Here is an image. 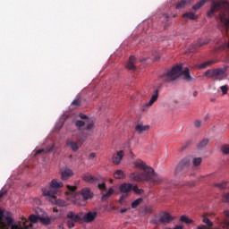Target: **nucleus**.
Here are the masks:
<instances>
[{"instance_id":"1","label":"nucleus","mask_w":229,"mask_h":229,"mask_svg":"<svg viewBox=\"0 0 229 229\" xmlns=\"http://www.w3.org/2000/svg\"><path fill=\"white\" fill-rule=\"evenodd\" d=\"M135 167L142 170L141 173H131L129 175L131 182H150L156 185L162 184L164 178L157 174L154 168L148 165L146 162L141 159H138L134 163Z\"/></svg>"},{"instance_id":"2","label":"nucleus","mask_w":229,"mask_h":229,"mask_svg":"<svg viewBox=\"0 0 229 229\" xmlns=\"http://www.w3.org/2000/svg\"><path fill=\"white\" fill-rule=\"evenodd\" d=\"M64 187V183L62 182H58L56 179H53L50 182V186H47L43 188V195L47 197L52 203H56L60 206H64V202H61V200H56L55 195L58 193V190Z\"/></svg>"},{"instance_id":"3","label":"nucleus","mask_w":229,"mask_h":229,"mask_svg":"<svg viewBox=\"0 0 229 229\" xmlns=\"http://www.w3.org/2000/svg\"><path fill=\"white\" fill-rule=\"evenodd\" d=\"M182 71V64H177V65L174 66L170 71H168L167 72H165L162 75L163 81L172 82V81H176L179 78Z\"/></svg>"},{"instance_id":"4","label":"nucleus","mask_w":229,"mask_h":229,"mask_svg":"<svg viewBox=\"0 0 229 229\" xmlns=\"http://www.w3.org/2000/svg\"><path fill=\"white\" fill-rule=\"evenodd\" d=\"M191 160L190 157L182 158L175 168V175L184 177L187 175L191 166Z\"/></svg>"},{"instance_id":"5","label":"nucleus","mask_w":229,"mask_h":229,"mask_svg":"<svg viewBox=\"0 0 229 229\" xmlns=\"http://www.w3.org/2000/svg\"><path fill=\"white\" fill-rule=\"evenodd\" d=\"M6 220L10 229H33V226L25 218L22 219V222H19L15 225H13V220L12 218H7Z\"/></svg>"},{"instance_id":"6","label":"nucleus","mask_w":229,"mask_h":229,"mask_svg":"<svg viewBox=\"0 0 229 229\" xmlns=\"http://www.w3.org/2000/svg\"><path fill=\"white\" fill-rule=\"evenodd\" d=\"M229 4L226 1H216L213 2L210 6V10L208 12V17L214 16V13L218 12L220 9L228 7Z\"/></svg>"},{"instance_id":"7","label":"nucleus","mask_w":229,"mask_h":229,"mask_svg":"<svg viewBox=\"0 0 229 229\" xmlns=\"http://www.w3.org/2000/svg\"><path fill=\"white\" fill-rule=\"evenodd\" d=\"M132 183L128 182H123L119 186V191L121 193H123L122 197L120 198V202L123 201V199L128 197V192H131L132 191Z\"/></svg>"},{"instance_id":"8","label":"nucleus","mask_w":229,"mask_h":229,"mask_svg":"<svg viewBox=\"0 0 229 229\" xmlns=\"http://www.w3.org/2000/svg\"><path fill=\"white\" fill-rule=\"evenodd\" d=\"M181 76L182 77L183 81L187 82L196 83V79L192 78L189 68H185L183 71H182Z\"/></svg>"},{"instance_id":"9","label":"nucleus","mask_w":229,"mask_h":229,"mask_svg":"<svg viewBox=\"0 0 229 229\" xmlns=\"http://www.w3.org/2000/svg\"><path fill=\"white\" fill-rule=\"evenodd\" d=\"M160 218L159 221L162 224H170L171 222H173L174 220H175L174 217H173L170 213H166V211H165L164 213H160Z\"/></svg>"},{"instance_id":"10","label":"nucleus","mask_w":229,"mask_h":229,"mask_svg":"<svg viewBox=\"0 0 229 229\" xmlns=\"http://www.w3.org/2000/svg\"><path fill=\"white\" fill-rule=\"evenodd\" d=\"M7 218L11 217H5L4 211H3V209H0V229H11L8 225Z\"/></svg>"},{"instance_id":"11","label":"nucleus","mask_w":229,"mask_h":229,"mask_svg":"<svg viewBox=\"0 0 229 229\" xmlns=\"http://www.w3.org/2000/svg\"><path fill=\"white\" fill-rule=\"evenodd\" d=\"M80 193H81V196H82V199H84V201L91 199L94 196V193L91 192L89 188H82Z\"/></svg>"},{"instance_id":"12","label":"nucleus","mask_w":229,"mask_h":229,"mask_svg":"<svg viewBox=\"0 0 229 229\" xmlns=\"http://www.w3.org/2000/svg\"><path fill=\"white\" fill-rule=\"evenodd\" d=\"M124 157V151L123 150H119L115 154L113 155L112 161L114 165H120L122 162L123 158Z\"/></svg>"},{"instance_id":"13","label":"nucleus","mask_w":229,"mask_h":229,"mask_svg":"<svg viewBox=\"0 0 229 229\" xmlns=\"http://www.w3.org/2000/svg\"><path fill=\"white\" fill-rule=\"evenodd\" d=\"M98 216V213L97 211H94L93 213H91V211H89V213H86V215H84L82 220H84L85 223H91L93 222Z\"/></svg>"},{"instance_id":"14","label":"nucleus","mask_w":229,"mask_h":229,"mask_svg":"<svg viewBox=\"0 0 229 229\" xmlns=\"http://www.w3.org/2000/svg\"><path fill=\"white\" fill-rule=\"evenodd\" d=\"M136 62H137L136 57L134 55H131L129 58V62L126 64L127 70L135 72L136 71V66H135Z\"/></svg>"},{"instance_id":"15","label":"nucleus","mask_w":229,"mask_h":229,"mask_svg":"<svg viewBox=\"0 0 229 229\" xmlns=\"http://www.w3.org/2000/svg\"><path fill=\"white\" fill-rule=\"evenodd\" d=\"M159 98V90L158 89H155L153 95L151 96L149 101L148 103H146V106L147 107H150L152 106L158 99Z\"/></svg>"},{"instance_id":"16","label":"nucleus","mask_w":229,"mask_h":229,"mask_svg":"<svg viewBox=\"0 0 229 229\" xmlns=\"http://www.w3.org/2000/svg\"><path fill=\"white\" fill-rule=\"evenodd\" d=\"M66 146L72 148V151L77 152L80 148V144L78 141H74L73 140L70 139L66 140Z\"/></svg>"},{"instance_id":"17","label":"nucleus","mask_w":229,"mask_h":229,"mask_svg":"<svg viewBox=\"0 0 229 229\" xmlns=\"http://www.w3.org/2000/svg\"><path fill=\"white\" fill-rule=\"evenodd\" d=\"M74 174V173L72 172V169L70 168H66L64 169V171H63V173H61V179L63 181H67L69 178H71L72 175Z\"/></svg>"},{"instance_id":"18","label":"nucleus","mask_w":229,"mask_h":229,"mask_svg":"<svg viewBox=\"0 0 229 229\" xmlns=\"http://www.w3.org/2000/svg\"><path fill=\"white\" fill-rule=\"evenodd\" d=\"M150 126L149 125H143L141 123H138L135 126V131L138 134H142L144 131H149Z\"/></svg>"},{"instance_id":"19","label":"nucleus","mask_w":229,"mask_h":229,"mask_svg":"<svg viewBox=\"0 0 229 229\" xmlns=\"http://www.w3.org/2000/svg\"><path fill=\"white\" fill-rule=\"evenodd\" d=\"M113 176L116 180H123L126 178V174L122 169H117L114 172Z\"/></svg>"},{"instance_id":"20","label":"nucleus","mask_w":229,"mask_h":229,"mask_svg":"<svg viewBox=\"0 0 229 229\" xmlns=\"http://www.w3.org/2000/svg\"><path fill=\"white\" fill-rule=\"evenodd\" d=\"M54 149V145L53 144H50L48 145L46 148H40V149H38L35 153V156L37 155H40L42 153H49L51 151H53Z\"/></svg>"},{"instance_id":"21","label":"nucleus","mask_w":229,"mask_h":229,"mask_svg":"<svg viewBox=\"0 0 229 229\" xmlns=\"http://www.w3.org/2000/svg\"><path fill=\"white\" fill-rule=\"evenodd\" d=\"M82 180L86 182L93 183L97 181V178L89 174H84L82 175Z\"/></svg>"},{"instance_id":"22","label":"nucleus","mask_w":229,"mask_h":229,"mask_svg":"<svg viewBox=\"0 0 229 229\" xmlns=\"http://www.w3.org/2000/svg\"><path fill=\"white\" fill-rule=\"evenodd\" d=\"M114 194L113 188H109L106 193H104L101 197V201H106Z\"/></svg>"},{"instance_id":"23","label":"nucleus","mask_w":229,"mask_h":229,"mask_svg":"<svg viewBox=\"0 0 229 229\" xmlns=\"http://www.w3.org/2000/svg\"><path fill=\"white\" fill-rule=\"evenodd\" d=\"M66 218L70 219L71 221H73L75 223H78V219L80 218L77 216L73 211H68V214L66 215Z\"/></svg>"},{"instance_id":"24","label":"nucleus","mask_w":229,"mask_h":229,"mask_svg":"<svg viewBox=\"0 0 229 229\" xmlns=\"http://www.w3.org/2000/svg\"><path fill=\"white\" fill-rule=\"evenodd\" d=\"M188 4H191L190 1H186V0H182L180 2H178L175 5L176 9H182V8H185Z\"/></svg>"},{"instance_id":"25","label":"nucleus","mask_w":229,"mask_h":229,"mask_svg":"<svg viewBox=\"0 0 229 229\" xmlns=\"http://www.w3.org/2000/svg\"><path fill=\"white\" fill-rule=\"evenodd\" d=\"M207 43L199 42L189 48L190 53H196L198 47H202Z\"/></svg>"},{"instance_id":"26","label":"nucleus","mask_w":229,"mask_h":229,"mask_svg":"<svg viewBox=\"0 0 229 229\" xmlns=\"http://www.w3.org/2000/svg\"><path fill=\"white\" fill-rule=\"evenodd\" d=\"M215 187L218 189H228L229 188V182H216L215 183Z\"/></svg>"},{"instance_id":"27","label":"nucleus","mask_w":229,"mask_h":229,"mask_svg":"<svg viewBox=\"0 0 229 229\" xmlns=\"http://www.w3.org/2000/svg\"><path fill=\"white\" fill-rule=\"evenodd\" d=\"M213 64H216V62H214V61H212V60H211V61H207V62H205V63L199 64V70H202V69L208 68V67H210V65H212Z\"/></svg>"},{"instance_id":"28","label":"nucleus","mask_w":229,"mask_h":229,"mask_svg":"<svg viewBox=\"0 0 229 229\" xmlns=\"http://www.w3.org/2000/svg\"><path fill=\"white\" fill-rule=\"evenodd\" d=\"M208 144H209V140H208V139H205V140H201V141L198 144V148H199V149H203V148H205Z\"/></svg>"},{"instance_id":"29","label":"nucleus","mask_w":229,"mask_h":229,"mask_svg":"<svg viewBox=\"0 0 229 229\" xmlns=\"http://www.w3.org/2000/svg\"><path fill=\"white\" fill-rule=\"evenodd\" d=\"M224 74H225V71L221 68L213 70V76L214 77L223 76Z\"/></svg>"},{"instance_id":"30","label":"nucleus","mask_w":229,"mask_h":229,"mask_svg":"<svg viewBox=\"0 0 229 229\" xmlns=\"http://www.w3.org/2000/svg\"><path fill=\"white\" fill-rule=\"evenodd\" d=\"M209 0H201L199 3H197L194 6H192V9L193 10H199Z\"/></svg>"},{"instance_id":"31","label":"nucleus","mask_w":229,"mask_h":229,"mask_svg":"<svg viewBox=\"0 0 229 229\" xmlns=\"http://www.w3.org/2000/svg\"><path fill=\"white\" fill-rule=\"evenodd\" d=\"M183 18H189L191 20H197L198 15H196L194 13H187L182 15Z\"/></svg>"},{"instance_id":"32","label":"nucleus","mask_w":229,"mask_h":229,"mask_svg":"<svg viewBox=\"0 0 229 229\" xmlns=\"http://www.w3.org/2000/svg\"><path fill=\"white\" fill-rule=\"evenodd\" d=\"M143 201V199H136L131 202V208H137Z\"/></svg>"},{"instance_id":"33","label":"nucleus","mask_w":229,"mask_h":229,"mask_svg":"<svg viewBox=\"0 0 229 229\" xmlns=\"http://www.w3.org/2000/svg\"><path fill=\"white\" fill-rule=\"evenodd\" d=\"M85 126V122L82 120H77V122H75V127H77V129H79V131H81V129Z\"/></svg>"},{"instance_id":"34","label":"nucleus","mask_w":229,"mask_h":229,"mask_svg":"<svg viewBox=\"0 0 229 229\" xmlns=\"http://www.w3.org/2000/svg\"><path fill=\"white\" fill-rule=\"evenodd\" d=\"M39 217L40 216H37L35 215H31L30 216V221H28L29 223H30L31 226H32V224H36L38 223V221L39 220Z\"/></svg>"},{"instance_id":"35","label":"nucleus","mask_w":229,"mask_h":229,"mask_svg":"<svg viewBox=\"0 0 229 229\" xmlns=\"http://www.w3.org/2000/svg\"><path fill=\"white\" fill-rule=\"evenodd\" d=\"M181 222L186 223L187 225H191L194 223L192 219H189L186 216H182L180 218Z\"/></svg>"},{"instance_id":"36","label":"nucleus","mask_w":229,"mask_h":229,"mask_svg":"<svg viewBox=\"0 0 229 229\" xmlns=\"http://www.w3.org/2000/svg\"><path fill=\"white\" fill-rule=\"evenodd\" d=\"M81 106V100L80 98H76L75 100H73L72 102V106H73V108H78Z\"/></svg>"},{"instance_id":"37","label":"nucleus","mask_w":229,"mask_h":229,"mask_svg":"<svg viewBox=\"0 0 229 229\" xmlns=\"http://www.w3.org/2000/svg\"><path fill=\"white\" fill-rule=\"evenodd\" d=\"M192 163H193V165H194V166H199V165H200L201 163H202V157H194V158L192 159Z\"/></svg>"},{"instance_id":"38","label":"nucleus","mask_w":229,"mask_h":229,"mask_svg":"<svg viewBox=\"0 0 229 229\" xmlns=\"http://www.w3.org/2000/svg\"><path fill=\"white\" fill-rule=\"evenodd\" d=\"M39 220L41 221L42 224L46 225H49L51 224V219L47 217H39Z\"/></svg>"},{"instance_id":"39","label":"nucleus","mask_w":229,"mask_h":229,"mask_svg":"<svg viewBox=\"0 0 229 229\" xmlns=\"http://www.w3.org/2000/svg\"><path fill=\"white\" fill-rule=\"evenodd\" d=\"M132 191L134 193L139 194V195L144 193V190H140V188H138V186H132Z\"/></svg>"},{"instance_id":"40","label":"nucleus","mask_w":229,"mask_h":229,"mask_svg":"<svg viewBox=\"0 0 229 229\" xmlns=\"http://www.w3.org/2000/svg\"><path fill=\"white\" fill-rule=\"evenodd\" d=\"M222 152L225 155H229V145L228 144H225L222 148H221Z\"/></svg>"},{"instance_id":"41","label":"nucleus","mask_w":229,"mask_h":229,"mask_svg":"<svg viewBox=\"0 0 229 229\" xmlns=\"http://www.w3.org/2000/svg\"><path fill=\"white\" fill-rule=\"evenodd\" d=\"M205 77L207 78H214V70H208L206 72H205Z\"/></svg>"},{"instance_id":"42","label":"nucleus","mask_w":229,"mask_h":229,"mask_svg":"<svg viewBox=\"0 0 229 229\" xmlns=\"http://www.w3.org/2000/svg\"><path fill=\"white\" fill-rule=\"evenodd\" d=\"M220 21L223 22L225 27L229 25V18H225L224 16H221Z\"/></svg>"},{"instance_id":"43","label":"nucleus","mask_w":229,"mask_h":229,"mask_svg":"<svg viewBox=\"0 0 229 229\" xmlns=\"http://www.w3.org/2000/svg\"><path fill=\"white\" fill-rule=\"evenodd\" d=\"M203 223L208 225L209 227H212V225H214V223L212 221H210L209 218H207V217L203 218Z\"/></svg>"},{"instance_id":"44","label":"nucleus","mask_w":229,"mask_h":229,"mask_svg":"<svg viewBox=\"0 0 229 229\" xmlns=\"http://www.w3.org/2000/svg\"><path fill=\"white\" fill-rule=\"evenodd\" d=\"M220 89L224 95L228 94V86H221Z\"/></svg>"},{"instance_id":"45","label":"nucleus","mask_w":229,"mask_h":229,"mask_svg":"<svg viewBox=\"0 0 229 229\" xmlns=\"http://www.w3.org/2000/svg\"><path fill=\"white\" fill-rule=\"evenodd\" d=\"M75 223H76V222H74V221H72V220H68V221L66 222V224L68 225V228H73V227L75 226Z\"/></svg>"},{"instance_id":"46","label":"nucleus","mask_w":229,"mask_h":229,"mask_svg":"<svg viewBox=\"0 0 229 229\" xmlns=\"http://www.w3.org/2000/svg\"><path fill=\"white\" fill-rule=\"evenodd\" d=\"M98 188L100 191H105V190L106 189V183H105V182L98 183Z\"/></svg>"},{"instance_id":"47","label":"nucleus","mask_w":229,"mask_h":229,"mask_svg":"<svg viewBox=\"0 0 229 229\" xmlns=\"http://www.w3.org/2000/svg\"><path fill=\"white\" fill-rule=\"evenodd\" d=\"M94 127V123L90 122L88 125H86V131H90Z\"/></svg>"},{"instance_id":"48","label":"nucleus","mask_w":229,"mask_h":229,"mask_svg":"<svg viewBox=\"0 0 229 229\" xmlns=\"http://www.w3.org/2000/svg\"><path fill=\"white\" fill-rule=\"evenodd\" d=\"M194 125H195L196 128L199 129L202 126V122L201 121H195Z\"/></svg>"},{"instance_id":"49","label":"nucleus","mask_w":229,"mask_h":229,"mask_svg":"<svg viewBox=\"0 0 229 229\" xmlns=\"http://www.w3.org/2000/svg\"><path fill=\"white\" fill-rule=\"evenodd\" d=\"M79 139H80L79 142L81 144H82L85 141V140L87 139V136L86 135H84V136L79 135Z\"/></svg>"},{"instance_id":"50","label":"nucleus","mask_w":229,"mask_h":229,"mask_svg":"<svg viewBox=\"0 0 229 229\" xmlns=\"http://www.w3.org/2000/svg\"><path fill=\"white\" fill-rule=\"evenodd\" d=\"M68 188V191L70 192H74L76 190H77V187L76 186H66Z\"/></svg>"},{"instance_id":"51","label":"nucleus","mask_w":229,"mask_h":229,"mask_svg":"<svg viewBox=\"0 0 229 229\" xmlns=\"http://www.w3.org/2000/svg\"><path fill=\"white\" fill-rule=\"evenodd\" d=\"M76 216H79V218H78L79 222L83 220V217H84L83 213H81H81H77Z\"/></svg>"},{"instance_id":"52","label":"nucleus","mask_w":229,"mask_h":229,"mask_svg":"<svg viewBox=\"0 0 229 229\" xmlns=\"http://www.w3.org/2000/svg\"><path fill=\"white\" fill-rule=\"evenodd\" d=\"M79 117H81V119H82V120H88L89 119L88 115H86L84 114H79Z\"/></svg>"},{"instance_id":"53","label":"nucleus","mask_w":229,"mask_h":229,"mask_svg":"<svg viewBox=\"0 0 229 229\" xmlns=\"http://www.w3.org/2000/svg\"><path fill=\"white\" fill-rule=\"evenodd\" d=\"M165 21H169V18H170V16H169V14H167V13H165V14H163V17H162Z\"/></svg>"},{"instance_id":"54","label":"nucleus","mask_w":229,"mask_h":229,"mask_svg":"<svg viewBox=\"0 0 229 229\" xmlns=\"http://www.w3.org/2000/svg\"><path fill=\"white\" fill-rule=\"evenodd\" d=\"M224 199L225 202L229 203V193H226L225 195H224Z\"/></svg>"},{"instance_id":"55","label":"nucleus","mask_w":229,"mask_h":229,"mask_svg":"<svg viewBox=\"0 0 229 229\" xmlns=\"http://www.w3.org/2000/svg\"><path fill=\"white\" fill-rule=\"evenodd\" d=\"M146 212L148 213V214H152L153 208H146Z\"/></svg>"},{"instance_id":"56","label":"nucleus","mask_w":229,"mask_h":229,"mask_svg":"<svg viewBox=\"0 0 229 229\" xmlns=\"http://www.w3.org/2000/svg\"><path fill=\"white\" fill-rule=\"evenodd\" d=\"M96 157V153L95 152H91L89 154V159H94Z\"/></svg>"},{"instance_id":"57","label":"nucleus","mask_w":229,"mask_h":229,"mask_svg":"<svg viewBox=\"0 0 229 229\" xmlns=\"http://www.w3.org/2000/svg\"><path fill=\"white\" fill-rule=\"evenodd\" d=\"M128 211V209L126 208H123V209H120V213L121 214H124Z\"/></svg>"},{"instance_id":"58","label":"nucleus","mask_w":229,"mask_h":229,"mask_svg":"<svg viewBox=\"0 0 229 229\" xmlns=\"http://www.w3.org/2000/svg\"><path fill=\"white\" fill-rule=\"evenodd\" d=\"M7 191H0V199L6 194Z\"/></svg>"},{"instance_id":"59","label":"nucleus","mask_w":229,"mask_h":229,"mask_svg":"<svg viewBox=\"0 0 229 229\" xmlns=\"http://www.w3.org/2000/svg\"><path fill=\"white\" fill-rule=\"evenodd\" d=\"M197 229H208L206 225H200V226H198Z\"/></svg>"},{"instance_id":"60","label":"nucleus","mask_w":229,"mask_h":229,"mask_svg":"<svg viewBox=\"0 0 229 229\" xmlns=\"http://www.w3.org/2000/svg\"><path fill=\"white\" fill-rule=\"evenodd\" d=\"M192 96H193L194 98H197V97L199 96V92H198V91H194L193 94H192Z\"/></svg>"},{"instance_id":"61","label":"nucleus","mask_w":229,"mask_h":229,"mask_svg":"<svg viewBox=\"0 0 229 229\" xmlns=\"http://www.w3.org/2000/svg\"><path fill=\"white\" fill-rule=\"evenodd\" d=\"M174 229H183V227L182 226H181V225H177L175 228H174Z\"/></svg>"},{"instance_id":"62","label":"nucleus","mask_w":229,"mask_h":229,"mask_svg":"<svg viewBox=\"0 0 229 229\" xmlns=\"http://www.w3.org/2000/svg\"><path fill=\"white\" fill-rule=\"evenodd\" d=\"M110 182H113V179L110 180Z\"/></svg>"},{"instance_id":"63","label":"nucleus","mask_w":229,"mask_h":229,"mask_svg":"<svg viewBox=\"0 0 229 229\" xmlns=\"http://www.w3.org/2000/svg\"><path fill=\"white\" fill-rule=\"evenodd\" d=\"M156 60H159V58H156Z\"/></svg>"},{"instance_id":"64","label":"nucleus","mask_w":229,"mask_h":229,"mask_svg":"<svg viewBox=\"0 0 229 229\" xmlns=\"http://www.w3.org/2000/svg\"><path fill=\"white\" fill-rule=\"evenodd\" d=\"M166 229H172V228H166Z\"/></svg>"}]
</instances>
